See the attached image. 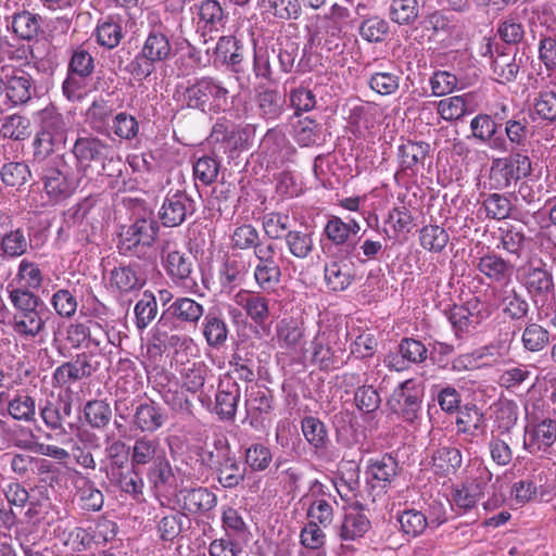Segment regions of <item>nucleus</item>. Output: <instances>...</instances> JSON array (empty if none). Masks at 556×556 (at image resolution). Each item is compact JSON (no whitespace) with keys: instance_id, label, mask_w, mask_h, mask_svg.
Listing matches in <instances>:
<instances>
[{"instance_id":"20","label":"nucleus","mask_w":556,"mask_h":556,"mask_svg":"<svg viewBox=\"0 0 556 556\" xmlns=\"http://www.w3.org/2000/svg\"><path fill=\"white\" fill-rule=\"evenodd\" d=\"M371 529V521L363 508L352 507L348 510L338 528V535L343 542L341 548L354 553L352 542H358Z\"/></svg>"},{"instance_id":"18","label":"nucleus","mask_w":556,"mask_h":556,"mask_svg":"<svg viewBox=\"0 0 556 556\" xmlns=\"http://www.w3.org/2000/svg\"><path fill=\"white\" fill-rule=\"evenodd\" d=\"M195 202L181 190L168 191L159 211V217L165 227L180 226L195 213Z\"/></svg>"},{"instance_id":"46","label":"nucleus","mask_w":556,"mask_h":556,"mask_svg":"<svg viewBox=\"0 0 556 556\" xmlns=\"http://www.w3.org/2000/svg\"><path fill=\"white\" fill-rule=\"evenodd\" d=\"M124 462L121 460V465L111 468V472L108 473L111 481H114L122 492L138 496L142 494L143 480L139 469L130 467L127 470H123Z\"/></svg>"},{"instance_id":"7","label":"nucleus","mask_w":556,"mask_h":556,"mask_svg":"<svg viewBox=\"0 0 556 556\" xmlns=\"http://www.w3.org/2000/svg\"><path fill=\"white\" fill-rule=\"evenodd\" d=\"M184 102L188 108L204 112L224 109L228 104L229 91L224 84L211 76H205L186 88L182 93Z\"/></svg>"},{"instance_id":"33","label":"nucleus","mask_w":556,"mask_h":556,"mask_svg":"<svg viewBox=\"0 0 556 556\" xmlns=\"http://www.w3.org/2000/svg\"><path fill=\"white\" fill-rule=\"evenodd\" d=\"M304 337V323L299 318L283 317L276 324L274 339L281 349L296 350L303 345Z\"/></svg>"},{"instance_id":"21","label":"nucleus","mask_w":556,"mask_h":556,"mask_svg":"<svg viewBox=\"0 0 556 556\" xmlns=\"http://www.w3.org/2000/svg\"><path fill=\"white\" fill-rule=\"evenodd\" d=\"M241 397V389L231 375H222L215 394L214 410L222 420H233L238 403Z\"/></svg>"},{"instance_id":"39","label":"nucleus","mask_w":556,"mask_h":556,"mask_svg":"<svg viewBox=\"0 0 556 556\" xmlns=\"http://www.w3.org/2000/svg\"><path fill=\"white\" fill-rule=\"evenodd\" d=\"M248 274V265L245 262L232 255L227 257L218 269V281L223 291L230 292L238 286L242 285Z\"/></svg>"},{"instance_id":"5","label":"nucleus","mask_w":556,"mask_h":556,"mask_svg":"<svg viewBox=\"0 0 556 556\" xmlns=\"http://www.w3.org/2000/svg\"><path fill=\"white\" fill-rule=\"evenodd\" d=\"M71 151L76 161L77 172L83 176L89 174L92 163H100L104 172L111 165H122V160L114 157L113 147L94 136L78 137Z\"/></svg>"},{"instance_id":"47","label":"nucleus","mask_w":556,"mask_h":556,"mask_svg":"<svg viewBox=\"0 0 556 556\" xmlns=\"http://www.w3.org/2000/svg\"><path fill=\"white\" fill-rule=\"evenodd\" d=\"M208 367L204 362H187L179 369L181 388L190 393H198L204 387Z\"/></svg>"},{"instance_id":"62","label":"nucleus","mask_w":556,"mask_h":556,"mask_svg":"<svg viewBox=\"0 0 556 556\" xmlns=\"http://www.w3.org/2000/svg\"><path fill=\"white\" fill-rule=\"evenodd\" d=\"M84 416L91 428L103 429L112 419V409L104 400H91L84 406Z\"/></svg>"},{"instance_id":"30","label":"nucleus","mask_w":556,"mask_h":556,"mask_svg":"<svg viewBox=\"0 0 556 556\" xmlns=\"http://www.w3.org/2000/svg\"><path fill=\"white\" fill-rule=\"evenodd\" d=\"M428 357V349L416 339L404 338L399 344V355H388L387 366L397 371L404 370L409 364H420Z\"/></svg>"},{"instance_id":"15","label":"nucleus","mask_w":556,"mask_h":556,"mask_svg":"<svg viewBox=\"0 0 556 556\" xmlns=\"http://www.w3.org/2000/svg\"><path fill=\"white\" fill-rule=\"evenodd\" d=\"M308 503L306 515L311 522L320 525L324 528L330 526L334 517V505L338 502L331 495L329 488L318 480H314L309 484L308 492L303 495L302 500Z\"/></svg>"},{"instance_id":"1","label":"nucleus","mask_w":556,"mask_h":556,"mask_svg":"<svg viewBox=\"0 0 556 556\" xmlns=\"http://www.w3.org/2000/svg\"><path fill=\"white\" fill-rule=\"evenodd\" d=\"M169 29L162 24L152 26L144 38L140 50L127 63L125 71L137 81L147 80L161 65L175 55Z\"/></svg>"},{"instance_id":"60","label":"nucleus","mask_w":556,"mask_h":556,"mask_svg":"<svg viewBox=\"0 0 556 556\" xmlns=\"http://www.w3.org/2000/svg\"><path fill=\"white\" fill-rule=\"evenodd\" d=\"M511 443L513 438L510 432L500 431L495 434V431H492V435L489 441V450L492 460L500 466L508 465L513 459V450L510 447Z\"/></svg>"},{"instance_id":"16","label":"nucleus","mask_w":556,"mask_h":556,"mask_svg":"<svg viewBox=\"0 0 556 556\" xmlns=\"http://www.w3.org/2000/svg\"><path fill=\"white\" fill-rule=\"evenodd\" d=\"M421 391L413 379L401 382L388 399V406L406 422H414L421 409Z\"/></svg>"},{"instance_id":"57","label":"nucleus","mask_w":556,"mask_h":556,"mask_svg":"<svg viewBox=\"0 0 556 556\" xmlns=\"http://www.w3.org/2000/svg\"><path fill=\"white\" fill-rule=\"evenodd\" d=\"M9 415L20 421H35L36 401L26 392H16L8 402Z\"/></svg>"},{"instance_id":"44","label":"nucleus","mask_w":556,"mask_h":556,"mask_svg":"<svg viewBox=\"0 0 556 556\" xmlns=\"http://www.w3.org/2000/svg\"><path fill=\"white\" fill-rule=\"evenodd\" d=\"M479 271L494 282L509 281L513 275V265L502 256L489 253L479 258Z\"/></svg>"},{"instance_id":"24","label":"nucleus","mask_w":556,"mask_h":556,"mask_svg":"<svg viewBox=\"0 0 556 556\" xmlns=\"http://www.w3.org/2000/svg\"><path fill=\"white\" fill-rule=\"evenodd\" d=\"M167 420L164 407L153 400H146L134 407L131 426L144 433H153L161 429Z\"/></svg>"},{"instance_id":"58","label":"nucleus","mask_w":556,"mask_h":556,"mask_svg":"<svg viewBox=\"0 0 556 556\" xmlns=\"http://www.w3.org/2000/svg\"><path fill=\"white\" fill-rule=\"evenodd\" d=\"M283 239L289 253L295 258H307L314 251L313 232L291 229Z\"/></svg>"},{"instance_id":"63","label":"nucleus","mask_w":556,"mask_h":556,"mask_svg":"<svg viewBox=\"0 0 556 556\" xmlns=\"http://www.w3.org/2000/svg\"><path fill=\"white\" fill-rule=\"evenodd\" d=\"M244 468L252 472L265 471L273 463L271 450L263 443H253L244 451Z\"/></svg>"},{"instance_id":"59","label":"nucleus","mask_w":556,"mask_h":556,"mask_svg":"<svg viewBox=\"0 0 556 556\" xmlns=\"http://www.w3.org/2000/svg\"><path fill=\"white\" fill-rule=\"evenodd\" d=\"M114 112L113 103L99 97L92 101L90 106L86 111V121L89 123L91 128L98 132H102L109 123Z\"/></svg>"},{"instance_id":"19","label":"nucleus","mask_w":556,"mask_h":556,"mask_svg":"<svg viewBox=\"0 0 556 556\" xmlns=\"http://www.w3.org/2000/svg\"><path fill=\"white\" fill-rule=\"evenodd\" d=\"M162 266L176 283L186 281L192 274L193 263L189 255L177 249L174 240H162L159 245Z\"/></svg>"},{"instance_id":"23","label":"nucleus","mask_w":556,"mask_h":556,"mask_svg":"<svg viewBox=\"0 0 556 556\" xmlns=\"http://www.w3.org/2000/svg\"><path fill=\"white\" fill-rule=\"evenodd\" d=\"M232 300L253 324L264 328L270 318V299L260 292L240 289Z\"/></svg>"},{"instance_id":"36","label":"nucleus","mask_w":556,"mask_h":556,"mask_svg":"<svg viewBox=\"0 0 556 556\" xmlns=\"http://www.w3.org/2000/svg\"><path fill=\"white\" fill-rule=\"evenodd\" d=\"M202 334L206 344L213 349H220L228 340L229 328L218 311H208L202 321Z\"/></svg>"},{"instance_id":"42","label":"nucleus","mask_w":556,"mask_h":556,"mask_svg":"<svg viewBox=\"0 0 556 556\" xmlns=\"http://www.w3.org/2000/svg\"><path fill=\"white\" fill-rule=\"evenodd\" d=\"M216 480L224 489H236L245 479L247 468L242 467L237 457L230 452L214 469Z\"/></svg>"},{"instance_id":"49","label":"nucleus","mask_w":556,"mask_h":556,"mask_svg":"<svg viewBox=\"0 0 556 556\" xmlns=\"http://www.w3.org/2000/svg\"><path fill=\"white\" fill-rule=\"evenodd\" d=\"M301 430L315 453L323 452L327 448L329 443L328 430L319 418L313 416L304 417L301 421Z\"/></svg>"},{"instance_id":"32","label":"nucleus","mask_w":556,"mask_h":556,"mask_svg":"<svg viewBox=\"0 0 556 556\" xmlns=\"http://www.w3.org/2000/svg\"><path fill=\"white\" fill-rule=\"evenodd\" d=\"M430 144L425 141L407 140L397 148V162L400 172L415 175L419 167H424L425 160L430 153Z\"/></svg>"},{"instance_id":"56","label":"nucleus","mask_w":556,"mask_h":556,"mask_svg":"<svg viewBox=\"0 0 556 556\" xmlns=\"http://www.w3.org/2000/svg\"><path fill=\"white\" fill-rule=\"evenodd\" d=\"M94 36L99 46L114 49L124 38V31L119 22L115 21L112 16H108L99 21Z\"/></svg>"},{"instance_id":"12","label":"nucleus","mask_w":556,"mask_h":556,"mask_svg":"<svg viewBox=\"0 0 556 556\" xmlns=\"http://www.w3.org/2000/svg\"><path fill=\"white\" fill-rule=\"evenodd\" d=\"M255 266L253 277L256 286L263 291L274 290L281 281L282 270L277 257V247L265 242L253 253Z\"/></svg>"},{"instance_id":"37","label":"nucleus","mask_w":556,"mask_h":556,"mask_svg":"<svg viewBox=\"0 0 556 556\" xmlns=\"http://www.w3.org/2000/svg\"><path fill=\"white\" fill-rule=\"evenodd\" d=\"M144 285L146 278L137 265H121L110 273V286L119 293L140 290Z\"/></svg>"},{"instance_id":"48","label":"nucleus","mask_w":556,"mask_h":556,"mask_svg":"<svg viewBox=\"0 0 556 556\" xmlns=\"http://www.w3.org/2000/svg\"><path fill=\"white\" fill-rule=\"evenodd\" d=\"M230 452L227 437L217 434L213 438L212 447L208 445L201 446L198 448L197 455L202 466L214 470Z\"/></svg>"},{"instance_id":"53","label":"nucleus","mask_w":556,"mask_h":556,"mask_svg":"<svg viewBox=\"0 0 556 556\" xmlns=\"http://www.w3.org/2000/svg\"><path fill=\"white\" fill-rule=\"evenodd\" d=\"M12 31L23 40H33L40 30V16L29 11L15 12L11 21Z\"/></svg>"},{"instance_id":"50","label":"nucleus","mask_w":556,"mask_h":556,"mask_svg":"<svg viewBox=\"0 0 556 556\" xmlns=\"http://www.w3.org/2000/svg\"><path fill=\"white\" fill-rule=\"evenodd\" d=\"M434 472L442 476L456 472L462 464L463 456L458 448L453 446H441L431 456Z\"/></svg>"},{"instance_id":"8","label":"nucleus","mask_w":556,"mask_h":556,"mask_svg":"<svg viewBox=\"0 0 556 556\" xmlns=\"http://www.w3.org/2000/svg\"><path fill=\"white\" fill-rule=\"evenodd\" d=\"M491 314L492 305L478 296L470 298L460 305L453 304L444 309V315L457 337L475 331L490 318Z\"/></svg>"},{"instance_id":"6","label":"nucleus","mask_w":556,"mask_h":556,"mask_svg":"<svg viewBox=\"0 0 556 556\" xmlns=\"http://www.w3.org/2000/svg\"><path fill=\"white\" fill-rule=\"evenodd\" d=\"M532 173L531 159L521 151L510 152L507 156L493 159L488 184L490 190H504Z\"/></svg>"},{"instance_id":"27","label":"nucleus","mask_w":556,"mask_h":556,"mask_svg":"<svg viewBox=\"0 0 556 556\" xmlns=\"http://www.w3.org/2000/svg\"><path fill=\"white\" fill-rule=\"evenodd\" d=\"M399 470L397 459L390 454H384L368 460L365 475L371 488L386 489L395 480Z\"/></svg>"},{"instance_id":"45","label":"nucleus","mask_w":556,"mask_h":556,"mask_svg":"<svg viewBox=\"0 0 556 556\" xmlns=\"http://www.w3.org/2000/svg\"><path fill=\"white\" fill-rule=\"evenodd\" d=\"M456 426L458 433L468 434L470 441L485 432V419L475 405L458 410Z\"/></svg>"},{"instance_id":"35","label":"nucleus","mask_w":556,"mask_h":556,"mask_svg":"<svg viewBox=\"0 0 556 556\" xmlns=\"http://www.w3.org/2000/svg\"><path fill=\"white\" fill-rule=\"evenodd\" d=\"M165 454L157 440L142 437L135 440L130 450V466L135 469L149 467Z\"/></svg>"},{"instance_id":"55","label":"nucleus","mask_w":556,"mask_h":556,"mask_svg":"<svg viewBox=\"0 0 556 556\" xmlns=\"http://www.w3.org/2000/svg\"><path fill=\"white\" fill-rule=\"evenodd\" d=\"M31 170L26 162H7L0 169L1 181L10 188L21 190L31 178Z\"/></svg>"},{"instance_id":"38","label":"nucleus","mask_w":556,"mask_h":556,"mask_svg":"<svg viewBox=\"0 0 556 556\" xmlns=\"http://www.w3.org/2000/svg\"><path fill=\"white\" fill-rule=\"evenodd\" d=\"M250 425L257 428L274 410V396L268 389H257L245 401Z\"/></svg>"},{"instance_id":"10","label":"nucleus","mask_w":556,"mask_h":556,"mask_svg":"<svg viewBox=\"0 0 556 556\" xmlns=\"http://www.w3.org/2000/svg\"><path fill=\"white\" fill-rule=\"evenodd\" d=\"M104 355L93 351L77 354L72 361L58 366L52 375L53 384L70 387L71 384L91 377L102 365Z\"/></svg>"},{"instance_id":"13","label":"nucleus","mask_w":556,"mask_h":556,"mask_svg":"<svg viewBox=\"0 0 556 556\" xmlns=\"http://www.w3.org/2000/svg\"><path fill=\"white\" fill-rule=\"evenodd\" d=\"M525 429V447L531 452L538 451L555 455L556 420L536 413L531 414Z\"/></svg>"},{"instance_id":"14","label":"nucleus","mask_w":556,"mask_h":556,"mask_svg":"<svg viewBox=\"0 0 556 556\" xmlns=\"http://www.w3.org/2000/svg\"><path fill=\"white\" fill-rule=\"evenodd\" d=\"M195 14L197 31L204 38V41L214 39L223 33L229 21L228 12L218 0H199L191 8Z\"/></svg>"},{"instance_id":"43","label":"nucleus","mask_w":556,"mask_h":556,"mask_svg":"<svg viewBox=\"0 0 556 556\" xmlns=\"http://www.w3.org/2000/svg\"><path fill=\"white\" fill-rule=\"evenodd\" d=\"M31 240L25 229L13 228L0 240V257L17 258L25 255L31 249Z\"/></svg>"},{"instance_id":"31","label":"nucleus","mask_w":556,"mask_h":556,"mask_svg":"<svg viewBox=\"0 0 556 556\" xmlns=\"http://www.w3.org/2000/svg\"><path fill=\"white\" fill-rule=\"evenodd\" d=\"M504 125L506 152H516L515 150L521 151L530 143L533 129L529 118L523 112L515 114L511 118L507 119Z\"/></svg>"},{"instance_id":"41","label":"nucleus","mask_w":556,"mask_h":556,"mask_svg":"<svg viewBox=\"0 0 556 556\" xmlns=\"http://www.w3.org/2000/svg\"><path fill=\"white\" fill-rule=\"evenodd\" d=\"M291 135L301 147L320 146L324 142L323 125L308 116L298 117L292 124Z\"/></svg>"},{"instance_id":"28","label":"nucleus","mask_w":556,"mask_h":556,"mask_svg":"<svg viewBox=\"0 0 556 556\" xmlns=\"http://www.w3.org/2000/svg\"><path fill=\"white\" fill-rule=\"evenodd\" d=\"M50 312L41 308L25 314H14L12 320L13 332L22 340H35L46 334V323Z\"/></svg>"},{"instance_id":"25","label":"nucleus","mask_w":556,"mask_h":556,"mask_svg":"<svg viewBox=\"0 0 556 556\" xmlns=\"http://www.w3.org/2000/svg\"><path fill=\"white\" fill-rule=\"evenodd\" d=\"M180 508L188 515H202L217 504V496L207 488H184L176 495Z\"/></svg>"},{"instance_id":"54","label":"nucleus","mask_w":556,"mask_h":556,"mask_svg":"<svg viewBox=\"0 0 556 556\" xmlns=\"http://www.w3.org/2000/svg\"><path fill=\"white\" fill-rule=\"evenodd\" d=\"M503 313L514 321H523L529 317L530 303L516 288L506 291L503 299Z\"/></svg>"},{"instance_id":"34","label":"nucleus","mask_w":556,"mask_h":556,"mask_svg":"<svg viewBox=\"0 0 556 556\" xmlns=\"http://www.w3.org/2000/svg\"><path fill=\"white\" fill-rule=\"evenodd\" d=\"M324 279L330 291L343 292L354 282L355 271L344 260H331L325 264Z\"/></svg>"},{"instance_id":"11","label":"nucleus","mask_w":556,"mask_h":556,"mask_svg":"<svg viewBox=\"0 0 556 556\" xmlns=\"http://www.w3.org/2000/svg\"><path fill=\"white\" fill-rule=\"evenodd\" d=\"M204 316V306L188 296H179L163 312L157 321V340L162 342L165 333L161 332L162 328H176L180 325L197 327L201 318Z\"/></svg>"},{"instance_id":"64","label":"nucleus","mask_w":556,"mask_h":556,"mask_svg":"<svg viewBox=\"0 0 556 556\" xmlns=\"http://www.w3.org/2000/svg\"><path fill=\"white\" fill-rule=\"evenodd\" d=\"M534 113L548 123H556V90L544 88L533 98Z\"/></svg>"},{"instance_id":"52","label":"nucleus","mask_w":556,"mask_h":556,"mask_svg":"<svg viewBox=\"0 0 556 556\" xmlns=\"http://www.w3.org/2000/svg\"><path fill=\"white\" fill-rule=\"evenodd\" d=\"M265 236L270 240H281L291 230V218L288 213L271 211L261 217Z\"/></svg>"},{"instance_id":"61","label":"nucleus","mask_w":556,"mask_h":556,"mask_svg":"<svg viewBox=\"0 0 556 556\" xmlns=\"http://www.w3.org/2000/svg\"><path fill=\"white\" fill-rule=\"evenodd\" d=\"M513 194L490 193L482 201V206L488 218L502 220L510 216L513 210Z\"/></svg>"},{"instance_id":"29","label":"nucleus","mask_w":556,"mask_h":556,"mask_svg":"<svg viewBox=\"0 0 556 556\" xmlns=\"http://www.w3.org/2000/svg\"><path fill=\"white\" fill-rule=\"evenodd\" d=\"M498 124L488 114H478L470 122L472 136L485 143L491 150L506 152L504 136L498 132Z\"/></svg>"},{"instance_id":"26","label":"nucleus","mask_w":556,"mask_h":556,"mask_svg":"<svg viewBox=\"0 0 556 556\" xmlns=\"http://www.w3.org/2000/svg\"><path fill=\"white\" fill-rule=\"evenodd\" d=\"M7 99L13 105L27 103L36 93L33 76L22 68H15L5 75L4 88Z\"/></svg>"},{"instance_id":"22","label":"nucleus","mask_w":556,"mask_h":556,"mask_svg":"<svg viewBox=\"0 0 556 556\" xmlns=\"http://www.w3.org/2000/svg\"><path fill=\"white\" fill-rule=\"evenodd\" d=\"M215 63L225 65L230 72L244 74V47L235 36H220L213 50Z\"/></svg>"},{"instance_id":"3","label":"nucleus","mask_w":556,"mask_h":556,"mask_svg":"<svg viewBox=\"0 0 556 556\" xmlns=\"http://www.w3.org/2000/svg\"><path fill=\"white\" fill-rule=\"evenodd\" d=\"M300 52L298 42L286 39L276 47H254L253 72L257 78L275 80L278 73H290Z\"/></svg>"},{"instance_id":"40","label":"nucleus","mask_w":556,"mask_h":556,"mask_svg":"<svg viewBox=\"0 0 556 556\" xmlns=\"http://www.w3.org/2000/svg\"><path fill=\"white\" fill-rule=\"evenodd\" d=\"M67 137L38 129L33 139V163L48 161L55 151L66 147Z\"/></svg>"},{"instance_id":"2","label":"nucleus","mask_w":556,"mask_h":556,"mask_svg":"<svg viewBox=\"0 0 556 556\" xmlns=\"http://www.w3.org/2000/svg\"><path fill=\"white\" fill-rule=\"evenodd\" d=\"M46 204L56 205L70 199L76 191L78 182L74 169L65 154H56L48 161L36 163Z\"/></svg>"},{"instance_id":"9","label":"nucleus","mask_w":556,"mask_h":556,"mask_svg":"<svg viewBox=\"0 0 556 556\" xmlns=\"http://www.w3.org/2000/svg\"><path fill=\"white\" fill-rule=\"evenodd\" d=\"M518 280L535 307H543L554 296V276L542 260L539 265L529 264L523 267Z\"/></svg>"},{"instance_id":"51","label":"nucleus","mask_w":556,"mask_h":556,"mask_svg":"<svg viewBox=\"0 0 556 556\" xmlns=\"http://www.w3.org/2000/svg\"><path fill=\"white\" fill-rule=\"evenodd\" d=\"M36 116L39 129L64 137L68 136V123L54 104H48L38 111Z\"/></svg>"},{"instance_id":"4","label":"nucleus","mask_w":556,"mask_h":556,"mask_svg":"<svg viewBox=\"0 0 556 556\" xmlns=\"http://www.w3.org/2000/svg\"><path fill=\"white\" fill-rule=\"evenodd\" d=\"M159 232V224L153 218L138 217L118 230L117 249L119 254L140 260L152 256Z\"/></svg>"},{"instance_id":"17","label":"nucleus","mask_w":556,"mask_h":556,"mask_svg":"<svg viewBox=\"0 0 556 556\" xmlns=\"http://www.w3.org/2000/svg\"><path fill=\"white\" fill-rule=\"evenodd\" d=\"M503 46H496L493 52L492 43L488 41L484 54H490L492 62L491 68L495 76V80L500 84L513 83L517 79L520 68L528 56L525 52L516 49L514 54L504 52Z\"/></svg>"}]
</instances>
